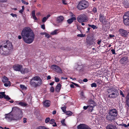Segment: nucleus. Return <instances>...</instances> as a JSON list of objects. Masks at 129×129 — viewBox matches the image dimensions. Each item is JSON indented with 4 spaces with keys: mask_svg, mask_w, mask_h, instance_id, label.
Listing matches in <instances>:
<instances>
[{
    "mask_svg": "<svg viewBox=\"0 0 129 129\" xmlns=\"http://www.w3.org/2000/svg\"><path fill=\"white\" fill-rule=\"evenodd\" d=\"M78 129H91L87 125L83 124H80L77 126Z\"/></svg>",
    "mask_w": 129,
    "mask_h": 129,
    "instance_id": "14",
    "label": "nucleus"
},
{
    "mask_svg": "<svg viewBox=\"0 0 129 129\" xmlns=\"http://www.w3.org/2000/svg\"><path fill=\"white\" fill-rule=\"evenodd\" d=\"M64 121H65V120L64 119H63V120H62L61 121V123L63 125V126H65L66 124L64 123Z\"/></svg>",
    "mask_w": 129,
    "mask_h": 129,
    "instance_id": "43",
    "label": "nucleus"
},
{
    "mask_svg": "<svg viewBox=\"0 0 129 129\" xmlns=\"http://www.w3.org/2000/svg\"><path fill=\"white\" fill-rule=\"evenodd\" d=\"M55 81L56 82H58L59 81V79L56 77L55 78Z\"/></svg>",
    "mask_w": 129,
    "mask_h": 129,
    "instance_id": "49",
    "label": "nucleus"
},
{
    "mask_svg": "<svg viewBox=\"0 0 129 129\" xmlns=\"http://www.w3.org/2000/svg\"><path fill=\"white\" fill-rule=\"evenodd\" d=\"M41 28L43 29H45V26L44 24L42 25L41 26Z\"/></svg>",
    "mask_w": 129,
    "mask_h": 129,
    "instance_id": "56",
    "label": "nucleus"
},
{
    "mask_svg": "<svg viewBox=\"0 0 129 129\" xmlns=\"http://www.w3.org/2000/svg\"><path fill=\"white\" fill-rule=\"evenodd\" d=\"M123 6L125 8L129 7V2L127 0H124L122 2Z\"/></svg>",
    "mask_w": 129,
    "mask_h": 129,
    "instance_id": "17",
    "label": "nucleus"
},
{
    "mask_svg": "<svg viewBox=\"0 0 129 129\" xmlns=\"http://www.w3.org/2000/svg\"><path fill=\"white\" fill-rule=\"evenodd\" d=\"M118 32L120 35L124 37H127L128 35V33L126 30L122 28L119 29Z\"/></svg>",
    "mask_w": 129,
    "mask_h": 129,
    "instance_id": "9",
    "label": "nucleus"
},
{
    "mask_svg": "<svg viewBox=\"0 0 129 129\" xmlns=\"http://www.w3.org/2000/svg\"><path fill=\"white\" fill-rule=\"evenodd\" d=\"M87 81H88L87 79L86 78L85 79L83 80V81L85 82H87Z\"/></svg>",
    "mask_w": 129,
    "mask_h": 129,
    "instance_id": "60",
    "label": "nucleus"
},
{
    "mask_svg": "<svg viewBox=\"0 0 129 129\" xmlns=\"http://www.w3.org/2000/svg\"><path fill=\"white\" fill-rule=\"evenodd\" d=\"M7 0H0V2H5L7 1Z\"/></svg>",
    "mask_w": 129,
    "mask_h": 129,
    "instance_id": "58",
    "label": "nucleus"
},
{
    "mask_svg": "<svg viewBox=\"0 0 129 129\" xmlns=\"http://www.w3.org/2000/svg\"><path fill=\"white\" fill-rule=\"evenodd\" d=\"M89 106V107H88L89 109V110L91 112H92V111L93 110V108L94 107V106Z\"/></svg>",
    "mask_w": 129,
    "mask_h": 129,
    "instance_id": "34",
    "label": "nucleus"
},
{
    "mask_svg": "<svg viewBox=\"0 0 129 129\" xmlns=\"http://www.w3.org/2000/svg\"><path fill=\"white\" fill-rule=\"evenodd\" d=\"M62 2L63 4L64 5H67L68 4L67 1L66 0H63L62 1Z\"/></svg>",
    "mask_w": 129,
    "mask_h": 129,
    "instance_id": "44",
    "label": "nucleus"
},
{
    "mask_svg": "<svg viewBox=\"0 0 129 129\" xmlns=\"http://www.w3.org/2000/svg\"><path fill=\"white\" fill-rule=\"evenodd\" d=\"M46 33H44V32H43V33H40V34L41 35H45V34H46Z\"/></svg>",
    "mask_w": 129,
    "mask_h": 129,
    "instance_id": "64",
    "label": "nucleus"
},
{
    "mask_svg": "<svg viewBox=\"0 0 129 129\" xmlns=\"http://www.w3.org/2000/svg\"><path fill=\"white\" fill-rule=\"evenodd\" d=\"M77 20L79 22H87L88 21V19L86 15L84 14H82L78 16Z\"/></svg>",
    "mask_w": 129,
    "mask_h": 129,
    "instance_id": "7",
    "label": "nucleus"
},
{
    "mask_svg": "<svg viewBox=\"0 0 129 129\" xmlns=\"http://www.w3.org/2000/svg\"><path fill=\"white\" fill-rule=\"evenodd\" d=\"M91 86L92 87H97V85L96 83H93L91 84Z\"/></svg>",
    "mask_w": 129,
    "mask_h": 129,
    "instance_id": "36",
    "label": "nucleus"
},
{
    "mask_svg": "<svg viewBox=\"0 0 129 129\" xmlns=\"http://www.w3.org/2000/svg\"><path fill=\"white\" fill-rule=\"evenodd\" d=\"M89 6V3L88 2L84 0L80 1L78 4L77 8L79 10L84 9Z\"/></svg>",
    "mask_w": 129,
    "mask_h": 129,
    "instance_id": "5",
    "label": "nucleus"
},
{
    "mask_svg": "<svg viewBox=\"0 0 129 129\" xmlns=\"http://www.w3.org/2000/svg\"><path fill=\"white\" fill-rule=\"evenodd\" d=\"M61 85L60 83H59L56 86L55 91L57 92H59L61 88Z\"/></svg>",
    "mask_w": 129,
    "mask_h": 129,
    "instance_id": "21",
    "label": "nucleus"
},
{
    "mask_svg": "<svg viewBox=\"0 0 129 129\" xmlns=\"http://www.w3.org/2000/svg\"><path fill=\"white\" fill-rule=\"evenodd\" d=\"M119 93L117 89L115 88V87H113V98L117 97Z\"/></svg>",
    "mask_w": 129,
    "mask_h": 129,
    "instance_id": "18",
    "label": "nucleus"
},
{
    "mask_svg": "<svg viewBox=\"0 0 129 129\" xmlns=\"http://www.w3.org/2000/svg\"><path fill=\"white\" fill-rule=\"evenodd\" d=\"M100 20L101 22L104 24L106 22V17L104 16L102 14H100Z\"/></svg>",
    "mask_w": 129,
    "mask_h": 129,
    "instance_id": "15",
    "label": "nucleus"
},
{
    "mask_svg": "<svg viewBox=\"0 0 129 129\" xmlns=\"http://www.w3.org/2000/svg\"><path fill=\"white\" fill-rule=\"evenodd\" d=\"M51 79V77H50V76H49V75L47 77V80H49V79Z\"/></svg>",
    "mask_w": 129,
    "mask_h": 129,
    "instance_id": "59",
    "label": "nucleus"
},
{
    "mask_svg": "<svg viewBox=\"0 0 129 129\" xmlns=\"http://www.w3.org/2000/svg\"><path fill=\"white\" fill-rule=\"evenodd\" d=\"M116 125H113V129H117Z\"/></svg>",
    "mask_w": 129,
    "mask_h": 129,
    "instance_id": "61",
    "label": "nucleus"
},
{
    "mask_svg": "<svg viewBox=\"0 0 129 129\" xmlns=\"http://www.w3.org/2000/svg\"><path fill=\"white\" fill-rule=\"evenodd\" d=\"M5 92H0V95L2 96V98L4 97V96H5Z\"/></svg>",
    "mask_w": 129,
    "mask_h": 129,
    "instance_id": "37",
    "label": "nucleus"
},
{
    "mask_svg": "<svg viewBox=\"0 0 129 129\" xmlns=\"http://www.w3.org/2000/svg\"><path fill=\"white\" fill-rule=\"evenodd\" d=\"M32 15L33 18L35 20H38L37 18L35 15V11H33L32 12Z\"/></svg>",
    "mask_w": 129,
    "mask_h": 129,
    "instance_id": "26",
    "label": "nucleus"
},
{
    "mask_svg": "<svg viewBox=\"0 0 129 129\" xmlns=\"http://www.w3.org/2000/svg\"><path fill=\"white\" fill-rule=\"evenodd\" d=\"M56 113V111L55 110H54L53 111L52 113L54 115V114H55Z\"/></svg>",
    "mask_w": 129,
    "mask_h": 129,
    "instance_id": "62",
    "label": "nucleus"
},
{
    "mask_svg": "<svg viewBox=\"0 0 129 129\" xmlns=\"http://www.w3.org/2000/svg\"><path fill=\"white\" fill-rule=\"evenodd\" d=\"M50 118H46L45 120V122L46 123H47L48 122H49L50 120Z\"/></svg>",
    "mask_w": 129,
    "mask_h": 129,
    "instance_id": "42",
    "label": "nucleus"
},
{
    "mask_svg": "<svg viewBox=\"0 0 129 129\" xmlns=\"http://www.w3.org/2000/svg\"><path fill=\"white\" fill-rule=\"evenodd\" d=\"M93 12L94 13H96L97 12L96 9L95 8H94L92 10Z\"/></svg>",
    "mask_w": 129,
    "mask_h": 129,
    "instance_id": "47",
    "label": "nucleus"
},
{
    "mask_svg": "<svg viewBox=\"0 0 129 129\" xmlns=\"http://www.w3.org/2000/svg\"><path fill=\"white\" fill-rule=\"evenodd\" d=\"M0 54L6 55L9 53V51L13 49L12 43L9 41H2L0 43Z\"/></svg>",
    "mask_w": 129,
    "mask_h": 129,
    "instance_id": "3",
    "label": "nucleus"
},
{
    "mask_svg": "<svg viewBox=\"0 0 129 129\" xmlns=\"http://www.w3.org/2000/svg\"><path fill=\"white\" fill-rule=\"evenodd\" d=\"M36 129H49L46 127L43 126H41L38 127Z\"/></svg>",
    "mask_w": 129,
    "mask_h": 129,
    "instance_id": "30",
    "label": "nucleus"
},
{
    "mask_svg": "<svg viewBox=\"0 0 129 129\" xmlns=\"http://www.w3.org/2000/svg\"><path fill=\"white\" fill-rule=\"evenodd\" d=\"M30 71V69H28V68H25L23 70H22L21 71V72L22 74H24L25 73H28Z\"/></svg>",
    "mask_w": 129,
    "mask_h": 129,
    "instance_id": "19",
    "label": "nucleus"
},
{
    "mask_svg": "<svg viewBox=\"0 0 129 129\" xmlns=\"http://www.w3.org/2000/svg\"><path fill=\"white\" fill-rule=\"evenodd\" d=\"M76 19V18L75 17H73L68 19L67 21L68 23L71 24L73 22L74 20H75Z\"/></svg>",
    "mask_w": 129,
    "mask_h": 129,
    "instance_id": "22",
    "label": "nucleus"
},
{
    "mask_svg": "<svg viewBox=\"0 0 129 129\" xmlns=\"http://www.w3.org/2000/svg\"><path fill=\"white\" fill-rule=\"evenodd\" d=\"M120 125H121L122 126H124V127L125 128H126L127 127V125L125 124H120Z\"/></svg>",
    "mask_w": 129,
    "mask_h": 129,
    "instance_id": "50",
    "label": "nucleus"
},
{
    "mask_svg": "<svg viewBox=\"0 0 129 129\" xmlns=\"http://www.w3.org/2000/svg\"><path fill=\"white\" fill-rule=\"evenodd\" d=\"M58 29L55 30L53 32H51L50 34L52 35H56L58 33Z\"/></svg>",
    "mask_w": 129,
    "mask_h": 129,
    "instance_id": "29",
    "label": "nucleus"
},
{
    "mask_svg": "<svg viewBox=\"0 0 129 129\" xmlns=\"http://www.w3.org/2000/svg\"><path fill=\"white\" fill-rule=\"evenodd\" d=\"M89 107V106H84L83 107V108L84 110H86Z\"/></svg>",
    "mask_w": 129,
    "mask_h": 129,
    "instance_id": "54",
    "label": "nucleus"
},
{
    "mask_svg": "<svg viewBox=\"0 0 129 129\" xmlns=\"http://www.w3.org/2000/svg\"><path fill=\"white\" fill-rule=\"evenodd\" d=\"M19 105L23 107H25L27 106V104L25 102H22L20 101V103H19Z\"/></svg>",
    "mask_w": 129,
    "mask_h": 129,
    "instance_id": "25",
    "label": "nucleus"
},
{
    "mask_svg": "<svg viewBox=\"0 0 129 129\" xmlns=\"http://www.w3.org/2000/svg\"><path fill=\"white\" fill-rule=\"evenodd\" d=\"M64 17L62 16H60L57 18V20L59 22H62L64 19Z\"/></svg>",
    "mask_w": 129,
    "mask_h": 129,
    "instance_id": "23",
    "label": "nucleus"
},
{
    "mask_svg": "<svg viewBox=\"0 0 129 129\" xmlns=\"http://www.w3.org/2000/svg\"><path fill=\"white\" fill-rule=\"evenodd\" d=\"M20 86L22 90H25L27 89V87L24 85H21Z\"/></svg>",
    "mask_w": 129,
    "mask_h": 129,
    "instance_id": "33",
    "label": "nucleus"
},
{
    "mask_svg": "<svg viewBox=\"0 0 129 129\" xmlns=\"http://www.w3.org/2000/svg\"><path fill=\"white\" fill-rule=\"evenodd\" d=\"M22 110L16 107L12 108V111L9 113L5 115V118L9 122L12 120H18L22 117Z\"/></svg>",
    "mask_w": 129,
    "mask_h": 129,
    "instance_id": "1",
    "label": "nucleus"
},
{
    "mask_svg": "<svg viewBox=\"0 0 129 129\" xmlns=\"http://www.w3.org/2000/svg\"><path fill=\"white\" fill-rule=\"evenodd\" d=\"M51 67L52 69L54 70L56 72L59 73H62V71L61 69L58 66L56 65H53Z\"/></svg>",
    "mask_w": 129,
    "mask_h": 129,
    "instance_id": "12",
    "label": "nucleus"
},
{
    "mask_svg": "<svg viewBox=\"0 0 129 129\" xmlns=\"http://www.w3.org/2000/svg\"><path fill=\"white\" fill-rule=\"evenodd\" d=\"M66 107H62L61 108V109L62 110V111L64 113H65L66 112Z\"/></svg>",
    "mask_w": 129,
    "mask_h": 129,
    "instance_id": "38",
    "label": "nucleus"
},
{
    "mask_svg": "<svg viewBox=\"0 0 129 129\" xmlns=\"http://www.w3.org/2000/svg\"><path fill=\"white\" fill-rule=\"evenodd\" d=\"M118 113H117V111L115 109H113V117H116Z\"/></svg>",
    "mask_w": 129,
    "mask_h": 129,
    "instance_id": "27",
    "label": "nucleus"
},
{
    "mask_svg": "<svg viewBox=\"0 0 129 129\" xmlns=\"http://www.w3.org/2000/svg\"><path fill=\"white\" fill-rule=\"evenodd\" d=\"M5 98L7 99L8 100H10V98L9 97L8 95H5V96H4V97Z\"/></svg>",
    "mask_w": 129,
    "mask_h": 129,
    "instance_id": "46",
    "label": "nucleus"
},
{
    "mask_svg": "<svg viewBox=\"0 0 129 129\" xmlns=\"http://www.w3.org/2000/svg\"><path fill=\"white\" fill-rule=\"evenodd\" d=\"M54 122V120L53 119H51L49 121V123L50 124H53Z\"/></svg>",
    "mask_w": 129,
    "mask_h": 129,
    "instance_id": "40",
    "label": "nucleus"
},
{
    "mask_svg": "<svg viewBox=\"0 0 129 129\" xmlns=\"http://www.w3.org/2000/svg\"><path fill=\"white\" fill-rule=\"evenodd\" d=\"M88 26L89 27H91L93 29H97L98 28V27H97L96 26L94 25H91L89 24H88Z\"/></svg>",
    "mask_w": 129,
    "mask_h": 129,
    "instance_id": "28",
    "label": "nucleus"
},
{
    "mask_svg": "<svg viewBox=\"0 0 129 129\" xmlns=\"http://www.w3.org/2000/svg\"><path fill=\"white\" fill-rule=\"evenodd\" d=\"M123 22L126 26H129V11L125 13L123 17Z\"/></svg>",
    "mask_w": 129,
    "mask_h": 129,
    "instance_id": "6",
    "label": "nucleus"
},
{
    "mask_svg": "<svg viewBox=\"0 0 129 129\" xmlns=\"http://www.w3.org/2000/svg\"><path fill=\"white\" fill-rule=\"evenodd\" d=\"M43 104L44 107H48L50 105V102L49 100H45L43 102Z\"/></svg>",
    "mask_w": 129,
    "mask_h": 129,
    "instance_id": "16",
    "label": "nucleus"
},
{
    "mask_svg": "<svg viewBox=\"0 0 129 129\" xmlns=\"http://www.w3.org/2000/svg\"><path fill=\"white\" fill-rule=\"evenodd\" d=\"M13 68L15 71L21 72L22 69V66L19 64H17L14 65Z\"/></svg>",
    "mask_w": 129,
    "mask_h": 129,
    "instance_id": "10",
    "label": "nucleus"
},
{
    "mask_svg": "<svg viewBox=\"0 0 129 129\" xmlns=\"http://www.w3.org/2000/svg\"><path fill=\"white\" fill-rule=\"evenodd\" d=\"M10 15L12 16L13 17H16L17 16V15L16 14H13V13H11L10 14Z\"/></svg>",
    "mask_w": 129,
    "mask_h": 129,
    "instance_id": "52",
    "label": "nucleus"
},
{
    "mask_svg": "<svg viewBox=\"0 0 129 129\" xmlns=\"http://www.w3.org/2000/svg\"><path fill=\"white\" fill-rule=\"evenodd\" d=\"M27 119L26 118H24L23 120V122L24 123H25L27 122Z\"/></svg>",
    "mask_w": 129,
    "mask_h": 129,
    "instance_id": "55",
    "label": "nucleus"
},
{
    "mask_svg": "<svg viewBox=\"0 0 129 129\" xmlns=\"http://www.w3.org/2000/svg\"><path fill=\"white\" fill-rule=\"evenodd\" d=\"M23 11V10H21L19 11V12L21 14L22 13Z\"/></svg>",
    "mask_w": 129,
    "mask_h": 129,
    "instance_id": "63",
    "label": "nucleus"
},
{
    "mask_svg": "<svg viewBox=\"0 0 129 129\" xmlns=\"http://www.w3.org/2000/svg\"><path fill=\"white\" fill-rule=\"evenodd\" d=\"M125 102L126 105L129 107V92L128 93L126 96L125 97Z\"/></svg>",
    "mask_w": 129,
    "mask_h": 129,
    "instance_id": "20",
    "label": "nucleus"
},
{
    "mask_svg": "<svg viewBox=\"0 0 129 129\" xmlns=\"http://www.w3.org/2000/svg\"><path fill=\"white\" fill-rule=\"evenodd\" d=\"M45 37L48 38H49L50 37V35L46 33V34L45 35Z\"/></svg>",
    "mask_w": 129,
    "mask_h": 129,
    "instance_id": "51",
    "label": "nucleus"
},
{
    "mask_svg": "<svg viewBox=\"0 0 129 129\" xmlns=\"http://www.w3.org/2000/svg\"><path fill=\"white\" fill-rule=\"evenodd\" d=\"M106 119L109 121L112 120L113 119V109L109 111L108 114L106 117Z\"/></svg>",
    "mask_w": 129,
    "mask_h": 129,
    "instance_id": "11",
    "label": "nucleus"
},
{
    "mask_svg": "<svg viewBox=\"0 0 129 129\" xmlns=\"http://www.w3.org/2000/svg\"><path fill=\"white\" fill-rule=\"evenodd\" d=\"M20 102V101H16L14 102L15 104H17L19 105V103Z\"/></svg>",
    "mask_w": 129,
    "mask_h": 129,
    "instance_id": "53",
    "label": "nucleus"
},
{
    "mask_svg": "<svg viewBox=\"0 0 129 129\" xmlns=\"http://www.w3.org/2000/svg\"><path fill=\"white\" fill-rule=\"evenodd\" d=\"M2 82L4 83V85L6 87L10 86L11 85V82L9 81V79L7 77L4 76L2 78Z\"/></svg>",
    "mask_w": 129,
    "mask_h": 129,
    "instance_id": "8",
    "label": "nucleus"
},
{
    "mask_svg": "<svg viewBox=\"0 0 129 129\" xmlns=\"http://www.w3.org/2000/svg\"><path fill=\"white\" fill-rule=\"evenodd\" d=\"M120 93L121 95H122V97H125V95L123 93L122 91L121 90H120Z\"/></svg>",
    "mask_w": 129,
    "mask_h": 129,
    "instance_id": "39",
    "label": "nucleus"
},
{
    "mask_svg": "<svg viewBox=\"0 0 129 129\" xmlns=\"http://www.w3.org/2000/svg\"><path fill=\"white\" fill-rule=\"evenodd\" d=\"M110 92L109 91H108V94H109V95L108 96V97H110V98H112V95H113V92H112L111 93V94H109V93H110Z\"/></svg>",
    "mask_w": 129,
    "mask_h": 129,
    "instance_id": "45",
    "label": "nucleus"
},
{
    "mask_svg": "<svg viewBox=\"0 0 129 129\" xmlns=\"http://www.w3.org/2000/svg\"><path fill=\"white\" fill-rule=\"evenodd\" d=\"M50 91L52 92H53L54 91V87L51 86L50 88Z\"/></svg>",
    "mask_w": 129,
    "mask_h": 129,
    "instance_id": "48",
    "label": "nucleus"
},
{
    "mask_svg": "<svg viewBox=\"0 0 129 129\" xmlns=\"http://www.w3.org/2000/svg\"><path fill=\"white\" fill-rule=\"evenodd\" d=\"M113 128V126L112 125H108L106 127V129H112Z\"/></svg>",
    "mask_w": 129,
    "mask_h": 129,
    "instance_id": "35",
    "label": "nucleus"
},
{
    "mask_svg": "<svg viewBox=\"0 0 129 129\" xmlns=\"http://www.w3.org/2000/svg\"><path fill=\"white\" fill-rule=\"evenodd\" d=\"M85 35H84L82 34H79L77 35V36L78 37H85Z\"/></svg>",
    "mask_w": 129,
    "mask_h": 129,
    "instance_id": "41",
    "label": "nucleus"
},
{
    "mask_svg": "<svg viewBox=\"0 0 129 129\" xmlns=\"http://www.w3.org/2000/svg\"><path fill=\"white\" fill-rule=\"evenodd\" d=\"M21 35L24 41L27 44L32 43L35 39L34 34L32 30L28 27H25L23 28Z\"/></svg>",
    "mask_w": 129,
    "mask_h": 129,
    "instance_id": "2",
    "label": "nucleus"
},
{
    "mask_svg": "<svg viewBox=\"0 0 129 129\" xmlns=\"http://www.w3.org/2000/svg\"><path fill=\"white\" fill-rule=\"evenodd\" d=\"M128 57L126 56L123 57L119 61V62L121 64L126 63L128 62Z\"/></svg>",
    "mask_w": 129,
    "mask_h": 129,
    "instance_id": "13",
    "label": "nucleus"
},
{
    "mask_svg": "<svg viewBox=\"0 0 129 129\" xmlns=\"http://www.w3.org/2000/svg\"><path fill=\"white\" fill-rule=\"evenodd\" d=\"M50 16V14L47 15L46 17H43L42 19V22H45L48 18Z\"/></svg>",
    "mask_w": 129,
    "mask_h": 129,
    "instance_id": "24",
    "label": "nucleus"
},
{
    "mask_svg": "<svg viewBox=\"0 0 129 129\" xmlns=\"http://www.w3.org/2000/svg\"><path fill=\"white\" fill-rule=\"evenodd\" d=\"M94 101L93 100H90L88 101V102L87 103L89 105H93L94 104Z\"/></svg>",
    "mask_w": 129,
    "mask_h": 129,
    "instance_id": "31",
    "label": "nucleus"
},
{
    "mask_svg": "<svg viewBox=\"0 0 129 129\" xmlns=\"http://www.w3.org/2000/svg\"><path fill=\"white\" fill-rule=\"evenodd\" d=\"M67 115H71L73 114L72 112L70 111H66L65 113Z\"/></svg>",
    "mask_w": 129,
    "mask_h": 129,
    "instance_id": "32",
    "label": "nucleus"
},
{
    "mask_svg": "<svg viewBox=\"0 0 129 129\" xmlns=\"http://www.w3.org/2000/svg\"><path fill=\"white\" fill-rule=\"evenodd\" d=\"M101 40H98V42L97 43L99 45H100L101 44Z\"/></svg>",
    "mask_w": 129,
    "mask_h": 129,
    "instance_id": "57",
    "label": "nucleus"
},
{
    "mask_svg": "<svg viewBox=\"0 0 129 129\" xmlns=\"http://www.w3.org/2000/svg\"><path fill=\"white\" fill-rule=\"evenodd\" d=\"M42 83V80L40 77L38 76L33 77L30 82V85L34 87L39 86Z\"/></svg>",
    "mask_w": 129,
    "mask_h": 129,
    "instance_id": "4",
    "label": "nucleus"
}]
</instances>
